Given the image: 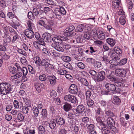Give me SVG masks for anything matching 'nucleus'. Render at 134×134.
Masks as SVG:
<instances>
[{
	"label": "nucleus",
	"mask_w": 134,
	"mask_h": 134,
	"mask_svg": "<svg viewBox=\"0 0 134 134\" xmlns=\"http://www.w3.org/2000/svg\"><path fill=\"white\" fill-rule=\"evenodd\" d=\"M98 38L101 40H103L105 38V35L103 32L101 31H99L97 34Z\"/></svg>",
	"instance_id": "28"
},
{
	"label": "nucleus",
	"mask_w": 134,
	"mask_h": 134,
	"mask_svg": "<svg viewBox=\"0 0 134 134\" xmlns=\"http://www.w3.org/2000/svg\"><path fill=\"white\" fill-rule=\"evenodd\" d=\"M32 110L33 113L35 116L36 117H37L38 115L39 112L40 110L37 108L36 107L34 106L32 108Z\"/></svg>",
	"instance_id": "39"
},
{
	"label": "nucleus",
	"mask_w": 134,
	"mask_h": 134,
	"mask_svg": "<svg viewBox=\"0 0 134 134\" xmlns=\"http://www.w3.org/2000/svg\"><path fill=\"white\" fill-rule=\"evenodd\" d=\"M55 120L58 125L62 126L65 123V120L62 117L59 116H57Z\"/></svg>",
	"instance_id": "17"
},
{
	"label": "nucleus",
	"mask_w": 134,
	"mask_h": 134,
	"mask_svg": "<svg viewBox=\"0 0 134 134\" xmlns=\"http://www.w3.org/2000/svg\"><path fill=\"white\" fill-rule=\"evenodd\" d=\"M87 129L89 131L94 130L95 126L94 124H88L87 126Z\"/></svg>",
	"instance_id": "52"
},
{
	"label": "nucleus",
	"mask_w": 134,
	"mask_h": 134,
	"mask_svg": "<svg viewBox=\"0 0 134 134\" xmlns=\"http://www.w3.org/2000/svg\"><path fill=\"white\" fill-rule=\"evenodd\" d=\"M24 33L25 35L29 39H31L34 37V34L33 31L26 30Z\"/></svg>",
	"instance_id": "19"
},
{
	"label": "nucleus",
	"mask_w": 134,
	"mask_h": 134,
	"mask_svg": "<svg viewBox=\"0 0 134 134\" xmlns=\"http://www.w3.org/2000/svg\"><path fill=\"white\" fill-rule=\"evenodd\" d=\"M28 68L30 73L31 74H35V69L31 66L30 65H28Z\"/></svg>",
	"instance_id": "56"
},
{
	"label": "nucleus",
	"mask_w": 134,
	"mask_h": 134,
	"mask_svg": "<svg viewBox=\"0 0 134 134\" xmlns=\"http://www.w3.org/2000/svg\"><path fill=\"white\" fill-rule=\"evenodd\" d=\"M52 38L51 34L48 33H44L42 35V40L47 42H52Z\"/></svg>",
	"instance_id": "14"
},
{
	"label": "nucleus",
	"mask_w": 134,
	"mask_h": 134,
	"mask_svg": "<svg viewBox=\"0 0 134 134\" xmlns=\"http://www.w3.org/2000/svg\"><path fill=\"white\" fill-rule=\"evenodd\" d=\"M13 38L12 40V42L14 43V42L17 39H19V35L17 32L13 34Z\"/></svg>",
	"instance_id": "57"
},
{
	"label": "nucleus",
	"mask_w": 134,
	"mask_h": 134,
	"mask_svg": "<svg viewBox=\"0 0 134 134\" xmlns=\"http://www.w3.org/2000/svg\"><path fill=\"white\" fill-rule=\"evenodd\" d=\"M53 37L55 39L60 41V42H61V43H62L63 41V36L56 35L54 36Z\"/></svg>",
	"instance_id": "46"
},
{
	"label": "nucleus",
	"mask_w": 134,
	"mask_h": 134,
	"mask_svg": "<svg viewBox=\"0 0 134 134\" xmlns=\"http://www.w3.org/2000/svg\"><path fill=\"white\" fill-rule=\"evenodd\" d=\"M64 66L70 70H72V66L71 64L69 62H67L64 65Z\"/></svg>",
	"instance_id": "61"
},
{
	"label": "nucleus",
	"mask_w": 134,
	"mask_h": 134,
	"mask_svg": "<svg viewBox=\"0 0 134 134\" xmlns=\"http://www.w3.org/2000/svg\"><path fill=\"white\" fill-rule=\"evenodd\" d=\"M96 120L98 123L99 124L100 126L99 127V129L101 130L102 134H109L110 131L108 130L106 127V125L101 120L100 116H96Z\"/></svg>",
	"instance_id": "3"
},
{
	"label": "nucleus",
	"mask_w": 134,
	"mask_h": 134,
	"mask_svg": "<svg viewBox=\"0 0 134 134\" xmlns=\"http://www.w3.org/2000/svg\"><path fill=\"white\" fill-rule=\"evenodd\" d=\"M80 81L81 83L82 84L86 86H88L89 84L88 82L87 81V80L85 79L84 78H81Z\"/></svg>",
	"instance_id": "53"
},
{
	"label": "nucleus",
	"mask_w": 134,
	"mask_h": 134,
	"mask_svg": "<svg viewBox=\"0 0 134 134\" xmlns=\"http://www.w3.org/2000/svg\"><path fill=\"white\" fill-rule=\"evenodd\" d=\"M40 115H42L43 117L44 118H45L47 117V111L46 109H42L41 113Z\"/></svg>",
	"instance_id": "41"
},
{
	"label": "nucleus",
	"mask_w": 134,
	"mask_h": 134,
	"mask_svg": "<svg viewBox=\"0 0 134 134\" xmlns=\"http://www.w3.org/2000/svg\"><path fill=\"white\" fill-rule=\"evenodd\" d=\"M85 28V26L83 24H79L77 25L75 29L76 32H79L83 31V29Z\"/></svg>",
	"instance_id": "30"
},
{
	"label": "nucleus",
	"mask_w": 134,
	"mask_h": 134,
	"mask_svg": "<svg viewBox=\"0 0 134 134\" xmlns=\"http://www.w3.org/2000/svg\"><path fill=\"white\" fill-rule=\"evenodd\" d=\"M38 24L40 25L44 26L47 30L52 31V28L54 25V23L52 20H47L46 18H40L38 21Z\"/></svg>",
	"instance_id": "1"
},
{
	"label": "nucleus",
	"mask_w": 134,
	"mask_h": 134,
	"mask_svg": "<svg viewBox=\"0 0 134 134\" xmlns=\"http://www.w3.org/2000/svg\"><path fill=\"white\" fill-rule=\"evenodd\" d=\"M110 57L111 58V59L110 60H111L112 62L119 60V58L118 57V56L115 55L114 53L110 55Z\"/></svg>",
	"instance_id": "48"
},
{
	"label": "nucleus",
	"mask_w": 134,
	"mask_h": 134,
	"mask_svg": "<svg viewBox=\"0 0 134 134\" xmlns=\"http://www.w3.org/2000/svg\"><path fill=\"white\" fill-rule=\"evenodd\" d=\"M7 16L8 18L10 19H12L15 17L18 20V18L17 17L15 16L14 14L12 12H9L7 13Z\"/></svg>",
	"instance_id": "45"
},
{
	"label": "nucleus",
	"mask_w": 134,
	"mask_h": 134,
	"mask_svg": "<svg viewBox=\"0 0 134 134\" xmlns=\"http://www.w3.org/2000/svg\"><path fill=\"white\" fill-rule=\"evenodd\" d=\"M114 52L119 55H121L122 53V51L121 49L118 46L115 47L114 48Z\"/></svg>",
	"instance_id": "35"
},
{
	"label": "nucleus",
	"mask_w": 134,
	"mask_h": 134,
	"mask_svg": "<svg viewBox=\"0 0 134 134\" xmlns=\"http://www.w3.org/2000/svg\"><path fill=\"white\" fill-rule=\"evenodd\" d=\"M13 108V105L11 104H9L7 105L5 108V110L9 112L12 110Z\"/></svg>",
	"instance_id": "64"
},
{
	"label": "nucleus",
	"mask_w": 134,
	"mask_h": 134,
	"mask_svg": "<svg viewBox=\"0 0 134 134\" xmlns=\"http://www.w3.org/2000/svg\"><path fill=\"white\" fill-rule=\"evenodd\" d=\"M101 59L102 60L105 62H108V63L110 61L108 57L106 55H103L101 58Z\"/></svg>",
	"instance_id": "59"
},
{
	"label": "nucleus",
	"mask_w": 134,
	"mask_h": 134,
	"mask_svg": "<svg viewBox=\"0 0 134 134\" xmlns=\"http://www.w3.org/2000/svg\"><path fill=\"white\" fill-rule=\"evenodd\" d=\"M107 127L108 130L109 129L115 133L118 132V130L115 126L114 120L110 117H108L106 120Z\"/></svg>",
	"instance_id": "4"
},
{
	"label": "nucleus",
	"mask_w": 134,
	"mask_h": 134,
	"mask_svg": "<svg viewBox=\"0 0 134 134\" xmlns=\"http://www.w3.org/2000/svg\"><path fill=\"white\" fill-rule=\"evenodd\" d=\"M13 90L12 86L8 83H2L0 84V93L3 95L12 94Z\"/></svg>",
	"instance_id": "2"
},
{
	"label": "nucleus",
	"mask_w": 134,
	"mask_h": 134,
	"mask_svg": "<svg viewBox=\"0 0 134 134\" xmlns=\"http://www.w3.org/2000/svg\"><path fill=\"white\" fill-rule=\"evenodd\" d=\"M47 78L51 85H54L56 83L57 78L54 75L50 74L47 75Z\"/></svg>",
	"instance_id": "16"
},
{
	"label": "nucleus",
	"mask_w": 134,
	"mask_h": 134,
	"mask_svg": "<svg viewBox=\"0 0 134 134\" xmlns=\"http://www.w3.org/2000/svg\"><path fill=\"white\" fill-rule=\"evenodd\" d=\"M126 70L123 69H117L115 70V74L121 77H125L126 76Z\"/></svg>",
	"instance_id": "8"
},
{
	"label": "nucleus",
	"mask_w": 134,
	"mask_h": 134,
	"mask_svg": "<svg viewBox=\"0 0 134 134\" xmlns=\"http://www.w3.org/2000/svg\"><path fill=\"white\" fill-rule=\"evenodd\" d=\"M35 128L33 127H30L29 129H27L29 133L30 134H35Z\"/></svg>",
	"instance_id": "63"
},
{
	"label": "nucleus",
	"mask_w": 134,
	"mask_h": 134,
	"mask_svg": "<svg viewBox=\"0 0 134 134\" xmlns=\"http://www.w3.org/2000/svg\"><path fill=\"white\" fill-rule=\"evenodd\" d=\"M82 121L83 122L86 124V126H87L88 124L91 123L90 122V119L88 117H84L82 119Z\"/></svg>",
	"instance_id": "36"
},
{
	"label": "nucleus",
	"mask_w": 134,
	"mask_h": 134,
	"mask_svg": "<svg viewBox=\"0 0 134 134\" xmlns=\"http://www.w3.org/2000/svg\"><path fill=\"white\" fill-rule=\"evenodd\" d=\"M5 42L7 44L12 42V38L10 36L7 34H5L4 35Z\"/></svg>",
	"instance_id": "31"
},
{
	"label": "nucleus",
	"mask_w": 134,
	"mask_h": 134,
	"mask_svg": "<svg viewBox=\"0 0 134 134\" xmlns=\"http://www.w3.org/2000/svg\"><path fill=\"white\" fill-rule=\"evenodd\" d=\"M15 74L14 75L11 77V79L14 80L16 79H19L23 75L22 73L20 71H17V72H16Z\"/></svg>",
	"instance_id": "22"
},
{
	"label": "nucleus",
	"mask_w": 134,
	"mask_h": 134,
	"mask_svg": "<svg viewBox=\"0 0 134 134\" xmlns=\"http://www.w3.org/2000/svg\"><path fill=\"white\" fill-rule=\"evenodd\" d=\"M27 24L28 26L27 29L29 30L33 31L34 30L35 27L34 24L30 21H29L27 22Z\"/></svg>",
	"instance_id": "24"
},
{
	"label": "nucleus",
	"mask_w": 134,
	"mask_h": 134,
	"mask_svg": "<svg viewBox=\"0 0 134 134\" xmlns=\"http://www.w3.org/2000/svg\"><path fill=\"white\" fill-rule=\"evenodd\" d=\"M21 109L22 110L23 113L25 114H27L28 113V111L29 110L28 107L26 106L23 107V105Z\"/></svg>",
	"instance_id": "58"
},
{
	"label": "nucleus",
	"mask_w": 134,
	"mask_h": 134,
	"mask_svg": "<svg viewBox=\"0 0 134 134\" xmlns=\"http://www.w3.org/2000/svg\"><path fill=\"white\" fill-rule=\"evenodd\" d=\"M92 32L91 31H88L84 33L83 38L86 40L90 39L92 37Z\"/></svg>",
	"instance_id": "21"
},
{
	"label": "nucleus",
	"mask_w": 134,
	"mask_h": 134,
	"mask_svg": "<svg viewBox=\"0 0 134 134\" xmlns=\"http://www.w3.org/2000/svg\"><path fill=\"white\" fill-rule=\"evenodd\" d=\"M39 44L40 45V49H41L43 47H45L46 46V44L44 42V41L43 40H41L40 41H38Z\"/></svg>",
	"instance_id": "44"
},
{
	"label": "nucleus",
	"mask_w": 134,
	"mask_h": 134,
	"mask_svg": "<svg viewBox=\"0 0 134 134\" xmlns=\"http://www.w3.org/2000/svg\"><path fill=\"white\" fill-rule=\"evenodd\" d=\"M68 122L70 124H72L73 122V120L74 118V115L71 113H69L67 116Z\"/></svg>",
	"instance_id": "26"
},
{
	"label": "nucleus",
	"mask_w": 134,
	"mask_h": 134,
	"mask_svg": "<svg viewBox=\"0 0 134 134\" xmlns=\"http://www.w3.org/2000/svg\"><path fill=\"white\" fill-rule=\"evenodd\" d=\"M75 29L74 26L73 25H70L68 29L65 30L64 35L65 36L67 37H69L71 35L72 31Z\"/></svg>",
	"instance_id": "15"
},
{
	"label": "nucleus",
	"mask_w": 134,
	"mask_h": 134,
	"mask_svg": "<svg viewBox=\"0 0 134 134\" xmlns=\"http://www.w3.org/2000/svg\"><path fill=\"white\" fill-rule=\"evenodd\" d=\"M105 71L102 70L98 72L97 76L95 77L94 79L97 82L102 81L105 79Z\"/></svg>",
	"instance_id": "6"
},
{
	"label": "nucleus",
	"mask_w": 134,
	"mask_h": 134,
	"mask_svg": "<svg viewBox=\"0 0 134 134\" xmlns=\"http://www.w3.org/2000/svg\"><path fill=\"white\" fill-rule=\"evenodd\" d=\"M35 38L37 40L40 41L42 40V36H41L40 34L37 32H36L34 34Z\"/></svg>",
	"instance_id": "51"
},
{
	"label": "nucleus",
	"mask_w": 134,
	"mask_h": 134,
	"mask_svg": "<svg viewBox=\"0 0 134 134\" xmlns=\"http://www.w3.org/2000/svg\"><path fill=\"white\" fill-rule=\"evenodd\" d=\"M69 92L71 94H77L78 89L76 85L72 84L71 85L68 89Z\"/></svg>",
	"instance_id": "11"
},
{
	"label": "nucleus",
	"mask_w": 134,
	"mask_h": 134,
	"mask_svg": "<svg viewBox=\"0 0 134 134\" xmlns=\"http://www.w3.org/2000/svg\"><path fill=\"white\" fill-rule=\"evenodd\" d=\"M105 87L108 90L112 91L115 93L120 94L121 92V88L116 87V86L114 84L107 83L105 85Z\"/></svg>",
	"instance_id": "5"
},
{
	"label": "nucleus",
	"mask_w": 134,
	"mask_h": 134,
	"mask_svg": "<svg viewBox=\"0 0 134 134\" xmlns=\"http://www.w3.org/2000/svg\"><path fill=\"white\" fill-rule=\"evenodd\" d=\"M106 41L109 44L111 47L114 46L116 43L115 40L112 38H109L106 40Z\"/></svg>",
	"instance_id": "25"
},
{
	"label": "nucleus",
	"mask_w": 134,
	"mask_h": 134,
	"mask_svg": "<svg viewBox=\"0 0 134 134\" xmlns=\"http://www.w3.org/2000/svg\"><path fill=\"white\" fill-rule=\"evenodd\" d=\"M47 78V76L44 74H41L40 75L39 79L41 81H46Z\"/></svg>",
	"instance_id": "37"
},
{
	"label": "nucleus",
	"mask_w": 134,
	"mask_h": 134,
	"mask_svg": "<svg viewBox=\"0 0 134 134\" xmlns=\"http://www.w3.org/2000/svg\"><path fill=\"white\" fill-rule=\"evenodd\" d=\"M13 105L15 108L21 109L23 105V103L21 102H19L17 100L14 101Z\"/></svg>",
	"instance_id": "18"
},
{
	"label": "nucleus",
	"mask_w": 134,
	"mask_h": 134,
	"mask_svg": "<svg viewBox=\"0 0 134 134\" xmlns=\"http://www.w3.org/2000/svg\"><path fill=\"white\" fill-rule=\"evenodd\" d=\"M35 87L38 93L40 92L42 90L45 88L44 84L41 82H36L34 83Z\"/></svg>",
	"instance_id": "13"
},
{
	"label": "nucleus",
	"mask_w": 134,
	"mask_h": 134,
	"mask_svg": "<svg viewBox=\"0 0 134 134\" xmlns=\"http://www.w3.org/2000/svg\"><path fill=\"white\" fill-rule=\"evenodd\" d=\"M107 77L111 81L116 82V79L112 75L110 74L108 75Z\"/></svg>",
	"instance_id": "60"
},
{
	"label": "nucleus",
	"mask_w": 134,
	"mask_h": 134,
	"mask_svg": "<svg viewBox=\"0 0 134 134\" xmlns=\"http://www.w3.org/2000/svg\"><path fill=\"white\" fill-rule=\"evenodd\" d=\"M38 134H43L46 131L45 128L42 125H40L38 128Z\"/></svg>",
	"instance_id": "29"
},
{
	"label": "nucleus",
	"mask_w": 134,
	"mask_h": 134,
	"mask_svg": "<svg viewBox=\"0 0 134 134\" xmlns=\"http://www.w3.org/2000/svg\"><path fill=\"white\" fill-rule=\"evenodd\" d=\"M63 107L64 110L66 112L69 111L72 108L71 105L67 103H66L64 104Z\"/></svg>",
	"instance_id": "23"
},
{
	"label": "nucleus",
	"mask_w": 134,
	"mask_h": 134,
	"mask_svg": "<svg viewBox=\"0 0 134 134\" xmlns=\"http://www.w3.org/2000/svg\"><path fill=\"white\" fill-rule=\"evenodd\" d=\"M39 16L40 18H46L45 17L46 15V14L44 12L43 10L40 9V10L38 12V15Z\"/></svg>",
	"instance_id": "34"
},
{
	"label": "nucleus",
	"mask_w": 134,
	"mask_h": 134,
	"mask_svg": "<svg viewBox=\"0 0 134 134\" xmlns=\"http://www.w3.org/2000/svg\"><path fill=\"white\" fill-rule=\"evenodd\" d=\"M27 17L29 19L31 20H33L35 18L34 14L31 12H28L27 14Z\"/></svg>",
	"instance_id": "47"
},
{
	"label": "nucleus",
	"mask_w": 134,
	"mask_h": 134,
	"mask_svg": "<svg viewBox=\"0 0 134 134\" xmlns=\"http://www.w3.org/2000/svg\"><path fill=\"white\" fill-rule=\"evenodd\" d=\"M40 65L47 67V68H51V69L53 67V65L50 64L49 60L46 58L43 59L41 60Z\"/></svg>",
	"instance_id": "12"
},
{
	"label": "nucleus",
	"mask_w": 134,
	"mask_h": 134,
	"mask_svg": "<svg viewBox=\"0 0 134 134\" xmlns=\"http://www.w3.org/2000/svg\"><path fill=\"white\" fill-rule=\"evenodd\" d=\"M35 63L37 65H40L41 62L40 58L38 57H36L34 58V59Z\"/></svg>",
	"instance_id": "38"
},
{
	"label": "nucleus",
	"mask_w": 134,
	"mask_h": 134,
	"mask_svg": "<svg viewBox=\"0 0 134 134\" xmlns=\"http://www.w3.org/2000/svg\"><path fill=\"white\" fill-rule=\"evenodd\" d=\"M75 65L80 69H83L85 67V65L82 63L80 62L75 63Z\"/></svg>",
	"instance_id": "43"
},
{
	"label": "nucleus",
	"mask_w": 134,
	"mask_h": 134,
	"mask_svg": "<svg viewBox=\"0 0 134 134\" xmlns=\"http://www.w3.org/2000/svg\"><path fill=\"white\" fill-rule=\"evenodd\" d=\"M86 108L85 106L83 104H81L78 105L75 109L77 115L79 116H81L84 113Z\"/></svg>",
	"instance_id": "7"
},
{
	"label": "nucleus",
	"mask_w": 134,
	"mask_h": 134,
	"mask_svg": "<svg viewBox=\"0 0 134 134\" xmlns=\"http://www.w3.org/2000/svg\"><path fill=\"white\" fill-rule=\"evenodd\" d=\"M64 99L66 101L71 102L74 103L76 102L77 99L76 97L70 94L66 95L64 96Z\"/></svg>",
	"instance_id": "10"
},
{
	"label": "nucleus",
	"mask_w": 134,
	"mask_h": 134,
	"mask_svg": "<svg viewBox=\"0 0 134 134\" xmlns=\"http://www.w3.org/2000/svg\"><path fill=\"white\" fill-rule=\"evenodd\" d=\"M61 58L62 60L66 62L70 61L71 60V58L67 56H62L61 57Z\"/></svg>",
	"instance_id": "42"
},
{
	"label": "nucleus",
	"mask_w": 134,
	"mask_h": 134,
	"mask_svg": "<svg viewBox=\"0 0 134 134\" xmlns=\"http://www.w3.org/2000/svg\"><path fill=\"white\" fill-rule=\"evenodd\" d=\"M85 95L86 99H89L92 95L91 92L90 91L87 90L86 92Z\"/></svg>",
	"instance_id": "54"
},
{
	"label": "nucleus",
	"mask_w": 134,
	"mask_h": 134,
	"mask_svg": "<svg viewBox=\"0 0 134 134\" xmlns=\"http://www.w3.org/2000/svg\"><path fill=\"white\" fill-rule=\"evenodd\" d=\"M105 114L106 115L109 116L114 117L115 116L114 114L111 112V110L108 108H106L105 109Z\"/></svg>",
	"instance_id": "27"
},
{
	"label": "nucleus",
	"mask_w": 134,
	"mask_h": 134,
	"mask_svg": "<svg viewBox=\"0 0 134 134\" xmlns=\"http://www.w3.org/2000/svg\"><path fill=\"white\" fill-rule=\"evenodd\" d=\"M113 100V103L116 105H118L120 103L121 101V100L118 96H114Z\"/></svg>",
	"instance_id": "32"
},
{
	"label": "nucleus",
	"mask_w": 134,
	"mask_h": 134,
	"mask_svg": "<svg viewBox=\"0 0 134 134\" xmlns=\"http://www.w3.org/2000/svg\"><path fill=\"white\" fill-rule=\"evenodd\" d=\"M53 10L54 11V13L55 15H58V14L65 15L66 13V11L63 7L59 8L54 7Z\"/></svg>",
	"instance_id": "9"
},
{
	"label": "nucleus",
	"mask_w": 134,
	"mask_h": 134,
	"mask_svg": "<svg viewBox=\"0 0 134 134\" xmlns=\"http://www.w3.org/2000/svg\"><path fill=\"white\" fill-rule=\"evenodd\" d=\"M60 44H57L52 47L59 52H63L64 51L63 48L59 45Z\"/></svg>",
	"instance_id": "33"
},
{
	"label": "nucleus",
	"mask_w": 134,
	"mask_h": 134,
	"mask_svg": "<svg viewBox=\"0 0 134 134\" xmlns=\"http://www.w3.org/2000/svg\"><path fill=\"white\" fill-rule=\"evenodd\" d=\"M125 17L124 16H121L119 19V22L122 25H124L126 23Z\"/></svg>",
	"instance_id": "50"
},
{
	"label": "nucleus",
	"mask_w": 134,
	"mask_h": 134,
	"mask_svg": "<svg viewBox=\"0 0 134 134\" xmlns=\"http://www.w3.org/2000/svg\"><path fill=\"white\" fill-rule=\"evenodd\" d=\"M67 71L64 70L60 69L57 71V73L60 75H64L65 74Z\"/></svg>",
	"instance_id": "55"
},
{
	"label": "nucleus",
	"mask_w": 134,
	"mask_h": 134,
	"mask_svg": "<svg viewBox=\"0 0 134 134\" xmlns=\"http://www.w3.org/2000/svg\"><path fill=\"white\" fill-rule=\"evenodd\" d=\"M8 69L12 74H15L16 72V68L14 67L10 66L8 67Z\"/></svg>",
	"instance_id": "49"
},
{
	"label": "nucleus",
	"mask_w": 134,
	"mask_h": 134,
	"mask_svg": "<svg viewBox=\"0 0 134 134\" xmlns=\"http://www.w3.org/2000/svg\"><path fill=\"white\" fill-rule=\"evenodd\" d=\"M52 41H53V42L51 44V46L57 44H61V42H60V41L55 39L53 37L52 38Z\"/></svg>",
	"instance_id": "40"
},
{
	"label": "nucleus",
	"mask_w": 134,
	"mask_h": 134,
	"mask_svg": "<svg viewBox=\"0 0 134 134\" xmlns=\"http://www.w3.org/2000/svg\"><path fill=\"white\" fill-rule=\"evenodd\" d=\"M17 118L18 120L20 122L21 121L24 120V117L22 114L19 113L18 114Z\"/></svg>",
	"instance_id": "62"
},
{
	"label": "nucleus",
	"mask_w": 134,
	"mask_h": 134,
	"mask_svg": "<svg viewBox=\"0 0 134 134\" xmlns=\"http://www.w3.org/2000/svg\"><path fill=\"white\" fill-rule=\"evenodd\" d=\"M57 122L55 119H53L51 121L49 124V126L50 128L53 130L56 127Z\"/></svg>",
	"instance_id": "20"
}]
</instances>
